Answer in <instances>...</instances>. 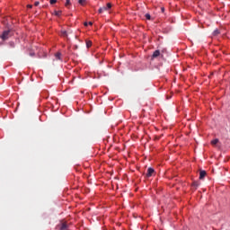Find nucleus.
Masks as SVG:
<instances>
[{
  "instance_id": "1",
  "label": "nucleus",
  "mask_w": 230,
  "mask_h": 230,
  "mask_svg": "<svg viewBox=\"0 0 230 230\" xmlns=\"http://www.w3.org/2000/svg\"><path fill=\"white\" fill-rule=\"evenodd\" d=\"M111 8H112V4L108 3L106 6H102L101 8H99L98 13H103V12H107V11L111 10Z\"/></svg>"
},
{
  "instance_id": "2",
  "label": "nucleus",
  "mask_w": 230,
  "mask_h": 230,
  "mask_svg": "<svg viewBox=\"0 0 230 230\" xmlns=\"http://www.w3.org/2000/svg\"><path fill=\"white\" fill-rule=\"evenodd\" d=\"M155 173V170H154V168H152V167H149L147 169V172L146 174V177H147V179H148V178L154 176Z\"/></svg>"
},
{
  "instance_id": "3",
  "label": "nucleus",
  "mask_w": 230,
  "mask_h": 230,
  "mask_svg": "<svg viewBox=\"0 0 230 230\" xmlns=\"http://www.w3.org/2000/svg\"><path fill=\"white\" fill-rule=\"evenodd\" d=\"M68 33H73V31H71V30H69V31H64V30H62L61 31V35L63 36V37H66V39L67 40H69V38L67 37L68 36Z\"/></svg>"
},
{
  "instance_id": "4",
  "label": "nucleus",
  "mask_w": 230,
  "mask_h": 230,
  "mask_svg": "<svg viewBox=\"0 0 230 230\" xmlns=\"http://www.w3.org/2000/svg\"><path fill=\"white\" fill-rule=\"evenodd\" d=\"M8 37H10V31H5L2 34L3 40H7Z\"/></svg>"
},
{
  "instance_id": "5",
  "label": "nucleus",
  "mask_w": 230,
  "mask_h": 230,
  "mask_svg": "<svg viewBox=\"0 0 230 230\" xmlns=\"http://www.w3.org/2000/svg\"><path fill=\"white\" fill-rule=\"evenodd\" d=\"M207 172L206 171H200L199 172V179L202 181V179H204V177H206Z\"/></svg>"
},
{
  "instance_id": "6",
  "label": "nucleus",
  "mask_w": 230,
  "mask_h": 230,
  "mask_svg": "<svg viewBox=\"0 0 230 230\" xmlns=\"http://www.w3.org/2000/svg\"><path fill=\"white\" fill-rule=\"evenodd\" d=\"M159 55H161V52L159 50H155L153 53V58H157V57H159Z\"/></svg>"
},
{
  "instance_id": "7",
  "label": "nucleus",
  "mask_w": 230,
  "mask_h": 230,
  "mask_svg": "<svg viewBox=\"0 0 230 230\" xmlns=\"http://www.w3.org/2000/svg\"><path fill=\"white\" fill-rule=\"evenodd\" d=\"M57 60H62V53L58 52L55 54Z\"/></svg>"
},
{
  "instance_id": "8",
  "label": "nucleus",
  "mask_w": 230,
  "mask_h": 230,
  "mask_svg": "<svg viewBox=\"0 0 230 230\" xmlns=\"http://www.w3.org/2000/svg\"><path fill=\"white\" fill-rule=\"evenodd\" d=\"M65 6L69 8V6H71V0H66Z\"/></svg>"
},
{
  "instance_id": "9",
  "label": "nucleus",
  "mask_w": 230,
  "mask_h": 230,
  "mask_svg": "<svg viewBox=\"0 0 230 230\" xmlns=\"http://www.w3.org/2000/svg\"><path fill=\"white\" fill-rule=\"evenodd\" d=\"M54 14L57 16V17H60L62 15V11H55L54 12Z\"/></svg>"
},
{
  "instance_id": "10",
  "label": "nucleus",
  "mask_w": 230,
  "mask_h": 230,
  "mask_svg": "<svg viewBox=\"0 0 230 230\" xmlns=\"http://www.w3.org/2000/svg\"><path fill=\"white\" fill-rule=\"evenodd\" d=\"M91 46H93V41L86 40V48H91Z\"/></svg>"
},
{
  "instance_id": "11",
  "label": "nucleus",
  "mask_w": 230,
  "mask_h": 230,
  "mask_svg": "<svg viewBox=\"0 0 230 230\" xmlns=\"http://www.w3.org/2000/svg\"><path fill=\"white\" fill-rule=\"evenodd\" d=\"M78 3H79V4L84 6V4H85V3H86V0H79Z\"/></svg>"
},
{
  "instance_id": "12",
  "label": "nucleus",
  "mask_w": 230,
  "mask_h": 230,
  "mask_svg": "<svg viewBox=\"0 0 230 230\" xmlns=\"http://www.w3.org/2000/svg\"><path fill=\"white\" fill-rule=\"evenodd\" d=\"M218 143V138H216L211 141V145H217Z\"/></svg>"
},
{
  "instance_id": "13",
  "label": "nucleus",
  "mask_w": 230,
  "mask_h": 230,
  "mask_svg": "<svg viewBox=\"0 0 230 230\" xmlns=\"http://www.w3.org/2000/svg\"><path fill=\"white\" fill-rule=\"evenodd\" d=\"M146 19H147V21H150V19H152L150 13H146Z\"/></svg>"
},
{
  "instance_id": "14",
  "label": "nucleus",
  "mask_w": 230,
  "mask_h": 230,
  "mask_svg": "<svg viewBox=\"0 0 230 230\" xmlns=\"http://www.w3.org/2000/svg\"><path fill=\"white\" fill-rule=\"evenodd\" d=\"M213 35H215V36L220 35V31H218V30L214 31Z\"/></svg>"
},
{
  "instance_id": "15",
  "label": "nucleus",
  "mask_w": 230,
  "mask_h": 230,
  "mask_svg": "<svg viewBox=\"0 0 230 230\" xmlns=\"http://www.w3.org/2000/svg\"><path fill=\"white\" fill-rule=\"evenodd\" d=\"M192 186H194V188H199V182L194 181V182L192 183Z\"/></svg>"
},
{
  "instance_id": "16",
  "label": "nucleus",
  "mask_w": 230,
  "mask_h": 230,
  "mask_svg": "<svg viewBox=\"0 0 230 230\" xmlns=\"http://www.w3.org/2000/svg\"><path fill=\"white\" fill-rule=\"evenodd\" d=\"M49 3H50V4H56L57 0H50Z\"/></svg>"
},
{
  "instance_id": "17",
  "label": "nucleus",
  "mask_w": 230,
  "mask_h": 230,
  "mask_svg": "<svg viewBox=\"0 0 230 230\" xmlns=\"http://www.w3.org/2000/svg\"><path fill=\"white\" fill-rule=\"evenodd\" d=\"M27 7H28V8H33V5L28 4Z\"/></svg>"
},
{
  "instance_id": "18",
  "label": "nucleus",
  "mask_w": 230,
  "mask_h": 230,
  "mask_svg": "<svg viewBox=\"0 0 230 230\" xmlns=\"http://www.w3.org/2000/svg\"><path fill=\"white\" fill-rule=\"evenodd\" d=\"M34 4H35L36 6H39L40 3H39V2H35Z\"/></svg>"
},
{
  "instance_id": "19",
  "label": "nucleus",
  "mask_w": 230,
  "mask_h": 230,
  "mask_svg": "<svg viewBox=\"0 0 230 230\" xmlns=\"http://www.w3.org/2000/svg\"><path fill=\"white\" fill-rule=\"evenodd\" d=\"M30 56H31V57H34V56H35V53H30Z\"/></svg>"
},
{
  "instance_id": "20",
  "label": "nucleus",
  "mask_w": 230,
  "mask_h": 230,
  "mask_svg": "<svg viewBox=\"0 0 230 230\" xmlns=\"http://www.w3.org/2000/svg\"><path fill=\"white\" fill-rule=\"evenodd\" d=\"M84 24V26H88L89 25V23H87V22H85Z\"/></svg>"
},
{
  "instance_id": "21",
  "label": "nucleus",
  "mask_w": 230,
  "mask_h": 230,
  "mask_svg": "<svg viewBox=\"0 0 230 230\" xmlns=\"http://www.w3.org/2000/svg\"><path fill=\"white\" fill-rule=\"evenodd\" d=\"M62 229H66V225H62Z\"/></svg>"
},
{
  "instance_id": "22",
  "label": "nucleus",
  "mask_w": 230,
  "mask_h": 230,
  "mask_svg": "<svg viewBox=\"0 0 230 230\" xmlns=\"http://www.w3.org/2000/svg\"><path fill=\"white\" fill-rule=\"evenodd\" d=\"M90 26H93V22H89Z\"/></svg>"
},
{
  "instance_id": "23",
  "label": "nucleus",
  "mask_w": 230,
  "mask_h": 230,
  "mask_svg": "<svg viewBox=\"0 0 230 230\" xmlns=\"http://www.w3.org/2000/svg\"><path fill=\"white\" fill-rule=\"evenodd\" d=\"M162 12H164V7H162Z\"/></svg>"
}]
</instances>
